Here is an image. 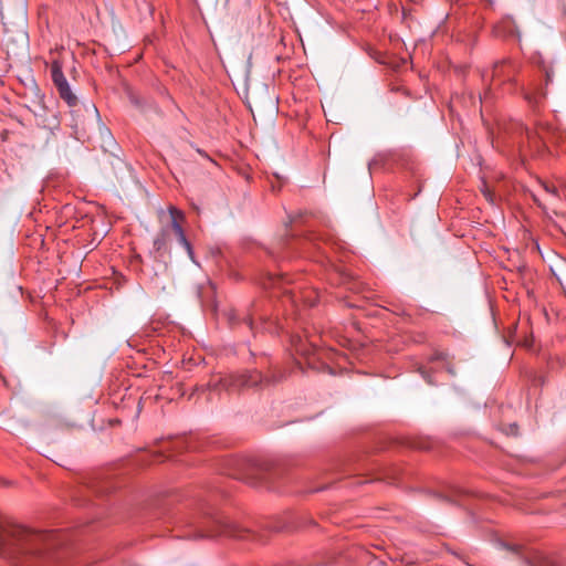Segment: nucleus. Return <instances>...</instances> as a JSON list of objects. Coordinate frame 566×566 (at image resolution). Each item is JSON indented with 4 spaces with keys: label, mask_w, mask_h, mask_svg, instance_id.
Returning <instances> with one entry per match:
<instances>
[{
    "label": "nucleus",
    "mask_w": 566,
    "mask_h": 566,
    "mask_svg": "<svg viewBox=\"0 0 566 566\" xmlns=\"http://www.w3.org/2000/svg\"><path fill=\"white\" fill-rule=\"evenodd\" d=\"M434 360H438V359H446V355L444 354H437L434 357H433Z\"/></svg>",
    "instance_id": "obj_21"
},
{
    "label": "nucleus",
    "mask_w": 566,
    "mask_h": 566,
    "mask_svg": "<svg viewBox=\"0 0 566 566\" xmlns=\"http://www.w3.org/2000/svg\"><path fill=\"white\" fill-rule=\"evenodd\" d=\"M439 502H442V503H450V504H455L458 503L459 501L455 500V499H452L450 496H446V495H442V494H434L433 495Z\"/></svg>",
    "instance_id": "obj_15"
},
{
    "label": "nucleus",
    "mask_w": 566,
    "mask_h": 566,
    "mask_svg": "<svg viewBox=\"0 0 566 566\" xmlns=\"http://www.w3.org/2000/svg\"><path fill=\"white\" fill-rule=\"evenodd\" d=\"M544 189H545V191H547L548 193H552V195H554V196H557V195H558V190H557V188H556L555 186H553V185H547V184H545V185H544Z\"/></svg>",
    "instance_id": "obj_17"
},
{
    "label": "nucleus",
    "mask_w": 566,
    "mask_h": 566,
    "mask_svg": "<svg viewBox=\"0 0 566 566\" xmlns=\"http://www.w3.org/2000/svg\"><path fill=\"white\" fill-rule=\"evenodd\" d=\"M525 139L521 142L520 153L522 157L530 155L531 157L541 156L545 151V144L536 132L525 127L523 128Z\"/></svg>",
    "instance_id": "obj_7"
},
{
    "label": "nucleus",
    "mask_w": 566,
    "mask_h": 566,
    "mask_svg": "<svg viewBox=\"0 0 566 566\" xmlns=\"http://www.w3.org/2000/svg\"><path fill=\"white\" fill-rule=\"evenodd\" d=\"M448 371H449L451 375H454V370H453V368L449 367V368H448Z\"/></svg>",
    "instance_id": "obj_25"
},
{
    "label": "nucleus",
    "mask_w": 566,
    "mask_h": 566,
    "mask_svg": "<svg viewBox=\"0 0 566 566\" xmlns=\"http://www.w3.org/2000/svg\"><path fill=\"white\" fill-rule=\"evenodd\" d=\"M128 98L129 102L137 108H142L145 105L144 99L132 91L128 92Z\"/></svg>",
    "instance_id": "obj_14"
},
{
    "label": "nucleus",
    "mask_w": 566,
    "mask_h": 566,
    "mask_svg": "<svg viewBox=\"0 0 566 566\" xmlns=\"http://www.w3.org/2000/svg\"><path fill=\"white\" fill-rule=\"evenodd\" d=\"M552 81V74L546 72V82L549 83Z\"/></svg>",
    "instance_id": "obj_23"
},
{
    "label": "nucleus",
    "mask_w": 566,
    "mask_h": 566,
    "mask_svg": "<svg viewBox=\"0 0 566 566\" xmlns=\"http://www.w3.org/2000/svg\"><path fill=\"white\" fill-rule=\"evenodd\" d=\"M292 344L296 353L305 356L310 355L311 350L316 346V343L313 339H308L307 343H304L300 336L293 337Z\"/></svg>",
    "instance_id": "obj_11"
},
{
    "label": "nucleus",
    "mask_w": 566,
    "mask_h": 566,
    "mask_svg": "<svg viewBox=\"0 0 566 566\" xmlns=\"http://www.w3.org/2000/svg\"><path fill=\"white\" fill-rule=\"evenodd\" d=\"M228 318H229V321H230V323L232 325L235 324L239 321V317H238V315H237V313L234 311H230L229 312Z\"/></svg>",
    "instance_id": "obj_18"
},
{
    "label": "nucleus",
    "mask_w": 566,
    "mask_h": 566,
    "mask_svg": "<svg viewBox=\"0 0 566 566\" xmlns=\"http://www.w3.org/2000/svg\"><path fill=\"white\" fill-rule=\"evenodd\" d=\"M420 373L428 384L434 385V381L431 379V377L428 375L426 370L421 369Z\"/></svg>",
    "instance_id": "obj_20"
},
{
    "label": "nucleus",
    "mask_w": 566,
    "mask_h": 566,
    "mask_svg": "<svg viewBox=\"0 0 566 566\" xmlns=\"http://www.w3.org/2000/svg\"><path fill=\"white\" fill-rule=\"evenodd\" d=\"M190 536L193 538L228 536L245 539L250 538V531L221 514H207L196 523L195 531Z\"/></svg>",
    "instance_id": "obj_4"
},
{
    "label": "nucleus",
    "mask_w": 566,
    "mask_h": 566,
    "mask_svg": "<svg viewBox=\"0 0 566 566\" xmlns=\"http://www.w3.org/2000/svg\"><path fill=\"white\" fill-rule=\"evenodd\" d=\"M167 242H168V231H167V229H161L153 242V251L151 252L154 253L155 259H159L166 253Z\"/></svg>",
    "instance_id": "obj_9"
},
{
    "label": "nucleus",
    "mask_w": 566,
    "mask_h": 566,
    "mask_svg": "<svg viewBox=\"0 0 566 566\" xmlns=\"http://www.w3.org/2000/svg\"><path fill=\"white\" fill-rule=\"evenodd\" d=\"M223 473L253 486L270 484L276 475L272 462L244 457L224 460Z\"/></svg>",
    "instance_id": "obj_2"
},
{
    "label": "nucleus",
    "mask_w": 566,
    "mask_h": 566,
    "mask_svg": "<svg viewBox=\"0 0 566 566\" xmlns=\"http://www.w3.org/2000/svg\"><path fill=\"white\" fill-rule=\"evenodd\" d=\"M283 292L287 295V298L292 304L296 302L295 294L292 291L284 290Z\"/></svg>",
    "instance_id": "obj_19"
},
{
    "label": "nucleus",
    "mask_w": 566,
    "mask_h": 566,
    "mask_svg": "<svg viewBox=\"0 0 566 566\" xmlns=\"http://www.w3.org/2000/svg\"><path fill=\"white\" fill-rule=\"evenodd\" d=\"M511 432L516 434L517 433V426L514 423V424H511Z\"/></svg>",
    "instance_id": "obj_22"
},
{
    "label": "nucleus",
    "mask_w": 566,
    "mask_h": 566,
    "mask_svg": "<svg viewBox=\"0 0 566 566\" xmlns=\"http://www.w3.org/2000/svg\"><path fill=\"white\" fill-rule=\"evenodd\" d=\"M51 77L60 97L64 99L69 106L76 105L77 98L72 93L70 84L62 71V64L59 61H53L51 64Z\"/></svg>",
    "instance_id": "obj_5"
},
{
    "label": "nucleus",
    "mask_w": 566,
    "mask_h": 566,
    "mask_svg": "<svg viewBox=\"0 0 566 566\" xmlns=\"http://www.w3.org/2000/svg\"><path fill=\"white\" fill-rule=\"evenodd\" d=\"M482 192L485 197V199L490 202H494V195L493 192L488 188L486 185H484L483 189H482Z\"/></svg>",
    "instance_id": "obj_16"
},
{
    "label": "nucleus",
    "mask_w": 566,
    "mask_h": 566,
    "mask_svg": "<svg viewBox=\"0 0 566 566\" xmlns=\"http://www.w3.org/2000/svg\"><path fill=\"white\" fill-rule=\"evenodd\" d=\"M289 283L287 279L283 276L282 274H270L263 282L264 289H276V287H283L284 284Z\"/></svg>",
    "instance_id": "obj_12"
},
{
    "label": "nucleus",
    "mask_w": 566,
    "mask_h": 566,
    "mask_svg": "<svg viewBox=\"0 0 566 566\" xmlns=\"http://www.w3.org/2000/svg\"><path fill=\"white\" fill-rule=\"evenodd\" d=\"M90 486H91L92 489H94V490H95V492H102V490H101V489H98L95 484H91Z\"/></svg>",
    "instance_id": "obj_24"
},
{
    "label": "nucleus",
    "mask_w": 566,
    "mask_h": 566,
    "mask_svg": "<svg viewBox=\"0 0 566 566\" xmlns=\"http://www.w3.org/2000/svg\"><path fill=\"white\" fill-rule=\"evenodd\" d=\"M169 214H170V227L176 233L177 237L185 233L182 229V222L185 221V214L181 210L177 209L174 206L169 207Z\"/></svg>",
    "instance_id": "obj_10"
},
{
    "label": "nucleus",
    "mask_w": 566,
    "mask_h": 566,
    "mask_svg": "<svg viewBox=\"0 0 566 566\" xmlns=\"http://www.w3.org/2000/svg\"><path fill=\"white\" fill-rule=\"evenodd\" d=\"M518 70L520 65L517 62L511 59H505L494 64L492 78L494 82H499L500 84L513 83Z\"/></svg>",
    "instance_id": "obj_6"
},
{
    "label": "nucleus",
    "mask_w": 566,
    "mask_h": 566,
    "mask_svg": "<svg viewBox=\"0 0 566 566\" xmlns=\"http://www.w3.org/2000/svg\"><path fill=\"white\" fill-rule=\"evenodd\" d=\"M56 532H36L13 525L0 534V555L13 562L36 566L53 560L60 545Z\"/></svg>",
    "instance_id": "obj_1"
},
{
    "label": "nucleus",
    "mask_w": 566,
    "mask_h": 566,
    "mask_svg": "<svg viewBox=\"0 0 566 566\" xmlns=\"http://www.w3.org/2000/svg\"><path fill=\"white\" fill-rule=\"evenodd\" d=\"M279 380L280 378L270 379L268 377H263L258 370H247L244 373L229 374L222 377L212 378L207 385L197 387L196 391L203 392L205 390H210L217 392H234L243 388L263 387Z\"/></svg>",
    "instance_id": "obj_3"
},
{
    "label": "nucleus",
    "mask_w": 566,
    "mask_h": 566,
    "mask_svg": "<svg viewBox=\"0 0 566 566\" xmlns=\"http://www.w3.org/2000/svg\"><path fill=\"white\" fill-rule=\"evenodd\" d=\"M177 238H178V242L186 249V251H187L188 255L190 256V259L193 260L192 247H191L190 242L188 241L186 234L182 233L181 235H179Z\"/></svg>",
    "instance_id": "obj_13"
},
{
    "label": "nucleus",
    "mask_w": 566,
    "mask_h": 566,
    "mask_svg": "<svg viewBox=\"0 0 566 566\" xmlns=\"http://www.w3.org/2000/svg\"><path fill=\"white\" fill-rule=\"evenodd\" d=\"M243 322L254 333L259 326L256 319L260 322V327L266 331H272V325L268 322V317L259 313V310L254 306L252 312L248 313L243 318Z\"/></svg>",
    "instance_id": "obj_8"
}]
</instances>
